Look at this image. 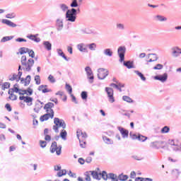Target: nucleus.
Returning a JSON list of instances; mask_svg holds the SVG:
<instances>
[{
  "label": "nucleus",
  "mask_w": 181,
  "mask_h": 181,
  "mask_svg": "<svg viewBox=\"0 0 181 181\" xmlns=\"http://www.w3.org/2000/svg\"><path fill=\"white\" fill-rule=\"evenodd\" d=\"M54 170L55 172H58L57 173V177H62V176H66L67 175V170H62V165H57L54 166Z\"/></svg>",
  "instance_id": "8"
},
{
  "label": "nucleus",
  "mask_w": 181,
  "mask_h": 181,
  "mask_svg": "<svg viewBox=\"0 0 181 181\" xmlns=\"http://www.w3.org/2000/svg\"><path fill=\"white\" fill-rule=\"evenodd\" d=\"M9 87H11V83L6 82L2 85V90H6L7 88H9Z\"/></svg>",
  "instance_id": "39"
},
{
  "label": "nucleus",
  "mask_w": 181,
  "mask_h": 181,
  "mask_svg": "<svg viewBox=\"0 0 181 181\" xmlns=\"http://www.w3.org/2000/svg\"><path fill=\"white\" fill-rule=\"evenodd\" d=\"M172 51H173V54L175 57H177V56L181 54V49L179 47H177L172 48Z\"/></svg>",
  "instance_id": "20"
},
{
  "label": "nucleus",
  "mask_w": 181,
  "mask_h": 181,
  "mask_svg": "<svg viewBox=\"0 0 181 181\" xmlns=\"http://www.w3.org/2000/svg\"><path fill=\"white\" fill-rule=\"evenodd\" d=\"M95 47H97V45H95V43H92L89 45L90 50H95Z\"/></svg>",
  "instance_id": "55"
},
{
  "label": "nucleus",
  "mask_w": 181,
  "mask_h": 181,
  "mask_svg": "<svg viewBox=\"0 0 181 181\" xmlns=\"http://www.w3.org/2000/svg\"><path fill=\"white\" fill-rule=\"evenodd\" d=\"M78 6V4H77V0H74L73 2L71 4V8H77Z\"/></svg>",
  "instance_id": "54"
},
{
  "label": "nucleus",
  "mask_w": 181,
  "mask_h": 181,
  "mask_svg": "<svg viewBox=\"0 0 181 181\" xmlns=\"http://www.w3.org/2000/svg\"><path fill=\"white\" fill-rule=\"evenodd\" d=\"M82 100H87V92L83 91L81 94Z\"/></svg>",
  "instance_id": "49"
},
{
  "label": "nucleus",
  "mask_w": 181,
  "mask_h": 181,
  "mask_svg": "<svg viewBox=\"0 0 181 181\" xmlns=\"http://www.w3.org/2000/svg\"><path fill=\"white\" fill-rule=\"evenodd\" d=\"M149 57H153V58H150L149 60L148 61V63H151L152 62H156V55L154 54H150Z\"/></svg>",
  "instance_id": "31"
},
{
  "label": "nucleus",
  "mask_w": 181,
  "mask_h": 181,
  "mask_svg": "<svg viewBox=\"0 0 181 181\" xmlns=\"http://www.w3.org/2000/svg\"><path fill=\"white\" fill-rule=\"evenodd\" d=\"M28 53L30 57H31L32 59H35V52H33V50L28 49Z\"/></svg>",
  "instance_id": "46"
},
{
  "label": "nucleus",
  "mask_w": 181,
  "mask_h": 181,
  "mask_svg": "<svg viewBox=\"0 0 181 181\" xmlns=\"http://www.w3.org/2000/svg\"><path fill=\"white\" fill-rule=\"evenodd\" d=\"M78 49L80 52H86L87 48L84 46V44H79L78 45Z\"/></svg>",
  "instance_id": "26"
},
{
  "label": "nucleus",
  "mask_w": 181,
  "mask_h": 181,
  "mask_svg": "<svg viewBox=\"0 0 181 181\" xmlns=\"http://www.w3.org/2000/svg\"><path fill=\"white\" fill-rule=\"evenodd\" d=\"M130 136L132 139H138V135L135 134L130 133Z\"/></svg>",
  "instance_id": "59"
},
{
  "label": "nucleus",
  "mask_w": 181,
  "mask_h": 181,
  "mask_svg": "<svg viewBox=\"0 0 181 181\" xmlns=\"http://www.w3.org/2000/svg\"><path fill=\"white\" fill-rule=\"evenodd\" d=\"M119 180L125 181L128 179V175H119Z\"/></svg>",
  "instance_id": "51"
},
{
  "label": "nucleus",
  "mask_w": 181,
  "mask_h": 181,
  "mask_svg": "<svg viewBox=\"0 0 181 181\" xmlns=\"http://www.w3.org/2000/svg\"><path fill=\"white\" fill-rule=\"evenodd\" d=\"M23 91H28L26 93H23V95L20 94L19 100L23 101V103H26L27 105H32V102L33 101V98L29 97L28 95H32L33 94V90L29 88L27 90H23Z\"/></svg>",
  "instance_id": "2"
},
{
  "label": "nucleus",
  "mask_w": 181,
  "mask_h": 181,
  "mask_svg": "<svg viewBox=\"0 0 181 181\" xmlns=\"http://www.w3.org/2000/svg\"><path fill=\"white\" fill-rule=\"evenodd\" d=\"M85 180L91 181V177H90V173H88V172L85 173Z\"/></svg>",
  "instance_id": "48"
},
{
  "label": "nucleus",
  "mask_w": 181,
  "mask_h": 181,
  "mask_svg": "<svg viewBox=\"0 0 181 181\" xmlns=\"http://www.w3.org/2000/svg\"><path fill=\"white\" fill-rule=\"evenodd\" d=\"M109 178H110L112 181H118V179L117 178V175H115L113 173L109 174Z\"/></svg>",
  "instance_id": "37"
},
{
  "label": "nucleus",
  "mask_w": 181,
  "mask_h": 181,
  "mask_svg": "<svg viewBox=\"0 0 181 181\" xmlns=\"http://www.w3.org/2000/svg\"><path fill=\"white\" fill-rule=\"evenodd\" d=\"M45 140L47 141V142H50L52 141V136L49 134H47L45 136Z\"/></svg>",
  "instance_id": "56"
},
{
  "label": "nucleus",
  "mask_w": 181,
  "mask_h": 181,
  "mask_svg": "<svg viewBox=\"0 0 181 181\" xmlns=\"http://www.w3.org/2000/svg\"><path fill=\"white\" fill-rule=\"evenodd\" d=\"M155 80H158L161 83H165L168 80V74H164L163 75H158L154 77Z\"/></svg>",
  "instance_id": "14"
},
{
  "label": "nucleus",
  "mask_w": 181,
  "mask_h": 181,
  "mask_svg": "<svg viewBox=\"0 0 181 181\" xmlns=\"http://www.w3.org/2000/svg\"><path fill=\"white\" fill-rule=\"evenodd\" d=\"M105 91L107 94L110 103H115V98H114V89L112 88H105Z\"/></svg>",
  "instance_id": "9"
},
{
  "label": "nucleus",
  "mask_w": 181,
  "mask_h": 181,
  "mask_svg": "<svg viewBox=\"0 0 181 181\" xmlns=\"http://www.w3.org/2000/svg\"><path fill=\"white\" fill-rule=\"evenodd\" d=\"M6 18H7L8 19H13V18H15V14L14 13L6 14Z\"/></svg>",
  "instance_id": "57"
},
{
  "label": "nucleus",
  "mask_w": 181,
  "mask_h": 181,
  "mask_svg": "<svg viewBox=\"0 0 181 181\" xmlns=\"http://www.w3.org/2000/svg\"><path fill=\"white\" fill-rule=\"evenodd\" d=\"M170 131V128L168 126H165L162 129H161V134H168Z\"/></svg>",
  "instance_id": "33"
},
{
  "label": "nucleus",
  "mask_w": 181,
  "mask_h": 181,
  "mask_svg": "<svg viewBox=\"0 0 181 181\" xmlns=\"http://www.w3.org/2000/svg\"><path fill=\"white\" fill-rule=\"evenodd\" d=\"M91 175L93 176V179H97L100 180V177H101V174H98L97 171H90Z\"/></svg>",
  "instance_id": "24"
},
{
  "label": "nucleus",
  "mask_w": 181,
  "mask_h": 181,
  "mask_svg": "<svg viewBox=\"0 0 181 181\" xmlns=\"http://www.w3.org/2000/svg\"><path fill=\"white\" fill-rule=\"evenodd\" d=\"M49 118L51 119H53L54 118L53 116H51V115H49V113H45V115L40 116V122H45V121H47Z\"/></svg>",
  "instance_id": "15"
},
{
  "label": "nucleus",
  "mask_w": 181,
  "mask_h": 181,
  "mask_svg": "<svg viewBox=\"0 0 181 181\" xmlns=\"http://www.w3.org/2000/svg\"><path fill=\"white\" fill-rule=\"evenodd\" d=\"M100 176H102L103 179H104V180H107V179H108V175L107 174V173L105 171H103L102 173V174H100Z\"/></svg>",
  "instance_id": "45"
},
{
  "label": "nucleus",
  "mask_w": 181,
  "mask_h": 181,
  "mask_svg": "<svg viewBox=\"0 0 181 181\" xmlns=\"http://www.w3.org/2000/svg\"><path fill=\"white\" fill-rule=\"evenodd\" d=\"M105 54L111 57V56H112V51H111L110 49H106L105 50Z\"/></svg>",
  "instance_id": "40"
},
{
  "label": "nucleus",
  "mask_w": 181,
  "mask_h": 181,
  "mask_svg": "<svg viewBox=\"0 0 181 181\" xmlns=\"http://www.w3.org/2000/svg\"><path fill=\"white\" fill-rule=\"evenodd\" d=\"M7 111H8L9 112H11V111H12V107H11V105L9 103H6L5 105Z\"/></svg>",
  "instance_id": "58"
},
{
  "label": "nucleus",
  "mask_w": 181,
  "mask_h": 181,
  "mask_svg": "<svg viewBox=\"0 0 181 181\" xmlns=\"http://www.w3.org/2000/svg\"><path fill=\"white\" fill-rule=\"evenodd\" d=\"M118 129L120 134L122 135L123 138H128V134H129L128 130L125 129L124 127H118Z\"/></svg>",
  "instance_id": "17"
},
{
  "label": "nucleus",
  "mask_w": 181,
  "mask_h": 181,
  "mask_svg": "<svg viewBox=\"0 0 181 181\" xmlns=\"http://www.w3.org/2000/svg\"><path fill=\"white\" fill-rule=\"evenodd\" d=\"M136 74H137V76H139V78H141L143 81H145L146 80V78H145L142 73L139 72V71H136Z\"/></svg>",
  "instance_id": "36"
},
{
  "label": "nucleus",
  "mask_w": 181,
  "mask_h": 181,
  "mask_svg": "<svg viewBox=\"0 0 181 181\" xmlns=\"http://www.w3.org/2000/svg\"><path fill=\"white\" fill-rule=\"evenodd\" d=\"M44 46L47 50H52V44L49 41L45 42Z\"/></svg>",
  "instance_id": "28"
},
{
  "label": "nucleus",
  "mask_w": 181,
  "mask_h": 181,
  "mask_svg": "<svg viewBox=\"0 0 181 181\" xmlns=\"http://www.w3.org/2000/svg\"><path fill=\"white\" fill-rule=\"evenodd\" d=\"M50 152L52 153L56 152L57 155L59 156L62 154V146H57V142L54 141L51 144Z\"/></svg>",
  "instance_id": "7"
},
{
  "label": "nucleus",
  "mask_w": 181,
  "mask_h": 181,
  "mask_svg": "<svg viewBox=\"0 0 181 181\" xmlns=\"http://www.w3.org/2000/svg\"><path fill=\"white\" fill-rule=\"evenodd\" d=\"M58 54H59V56H62V57H63V59H64V60H66V62L69 61V59H67V57H66V55L64 54V52H63L62 50L59 49L58 51Z\"/></svg>",
  "instance_id": "34"
},
{
  "label": "nucleus",
  "mask_w": 181,
  "mask_h": 181,
  "mask_svg": "<svg viewBox=\"0 0 181 181\" xmlns=\"http://www.w3.org/2000/svg\"><path fill=\"white\" fill-rule=\"evenodd\" d=\"M28 91V90H23L19 88V86L18 84H15L13 86V88L8 90V94L10 95L9 98L13 101H15V100H16L18 97L15 94H13V93H17L18 94H19V95H21V94H26Z\"/></svg>",
  "instance_id": "3"
},
{
  "label": "nucleus",
  "mask_w": 181,
  "mask_h": 181,
  "mask_svg": "<svg viewBox=\"0 0 181 181\" xmlns=\"http://www.w3.org/2000/svg\"><path fill=\"white\" fill-rule=\"evenodd\" d=\"M76 136L78 139L80 141L81 139H87V133L83 132V130L78 129L76 132Z\"/></svg>",
  "instance_id": "11"
},
{
  "label": "nucleus",
  "mask_w": 181,
  "mask_h": 181,
  "mask_svg": "<svg viewBox=\"0 0 181 181\" xmlns=\"http://www.w3.org/2000/svg\"><path fill=\"white\" fill-rule=\"evenodd\" d=\"M40 146L41 148H46V146H47V142H46L45 141L40 140Z\"/></svg>",
  "instance_id": "42"
},
{
  "label": "nucleus",
  "mask_w": 181,
  "mask_h": 181,
  "mask_svg": "<svg viewBox=\"0 0 181 181\" xmlns=\"http://www.w3.org/2000/svg\"><path fill=\"white\" fill-rule=\"evenodd\" d=\"M136 176V173L135 171H132L130 174V177L132 179H135V177Z\"/></svg>",
  "instance_id": "61"
},
{
  "label": "nucleus",
  "mask_w": 181,
  "mask_h": 181,
  "mask_svg": "<svg viewBox=\"0 0 181 181\" xmlns=\"http://www.w3.org/2000/svg\"><path fill=\"white\" fill-rule=\"evenodd\" d=\"M21 82L22 84H24V86H29V84H30V75H28L25 79L22 78Z\"/></svg>",
  "instance_id": "18"
},
{
  "label": "nucleus",
  "mask_w": 181,
  "mask_h": 181,
  "mask_svg": "<svg viewBox=\"0 0 181 181\" xmlns=\"http://www.w3.org/2000/svg\"><path fill=\"white\" fill-rule=\"evenodd\" d=\"M55 95H59V97H64L62 99L64 101H67V95H64V92L59 90L55 93Z\"/></svg>",
  "instance_id": "23"
},
{
  "label": "nucleus",
  "mask_w": 181,
  "mask_h": 181,
  "mask_svg": "<svg viewBox=\"0 0 181 181\" xmlns=\"http://www.w3.org/2000/svg\"><path fill=\"white\" fill-rule=\"evenodd\" d=\"M35 83L39 86L41 83V81H40V76L39 75H36L35 76Z\"/></svg>",
  "instance_id": "38"
},
{
  "label": "nucleus",
  "mask_w": 181,
  "mask_h": 181,
  "mask_svg": "<svg viewBox=\"0 0 181 181\" xmlns=\"http://www.w3.org/2000/svg\"><path fill=\"white\" fill-rule=\"evenodd\" d=\"M66 90L68 91L69 94H73V88H71V86L66 84Z\"/></svg>",
  "instance_id": "32"
},
{
  "label": "nucleus",
  "mask_w": 181,
  "mask_h": 181,
  "mask_svg": "<svg viewBox=\"0 0 181 181\" xmlns=\"http://www.w3.org/2000/svg\"><path fill=\"white\" fill-rule=\"evenodd\" d=\"M122 99L124 101H126V103H134V100L129 96H123Z\"/></svg>",
  "instance_id": "35"
},
{
  "label": "nucleus",
  "mask_w": 181,
  "mask_h": 181,
  "mask_svg": "<svg viewBox=\"0 0 181 181\" xmlns=\"http://www.w3.org/2000/svg\"><path fill=\"white\" fill-rule=\"evenodd\" d=\"M108 76V70L100 68L98 71V77L100 80H104Z\"/></svg>",
  "instance_id": "10"
},
{
  "label": "nucleus",
  "mask_w": 181,
  "mask_h": 181,
  "mask_svg": "<svg viewBox=\"0 0 181 181\" xmlns=\"http://www.w3.org/2000/svg\"><path fill=\"white\" fill-rule=\"evenodd\" d=\"M48 80L50 81V83H56V79H54V76H53V75H49Z\"/></svg>",
  "instance_id": "52"
},
{
  "label": "nucleus",
  "mask_w": 181,
  "mask_h": 181,
  "mask_svg": "<svg viewBox=\"0 0 181 181\" xmlns=\"http://www.w3.org/2000/svg\"><path fill=\"white\" fill-rule=\"evenodd\" d=\"M38 91H41L45 94V93H52V89L47 88V85H40L38 87Z\"/></svg>",
  "instance_id": "13"
},
{
  "label": "nucleus",
  "mask_w": 181,
  "mask_h": 181,
  "mask_svg": "<svg viewBox=\"0 0 181 181\" xmlns=\"http://www.w3.org/2000/svg\"><path fill=\"white\" fill-rule=\"evenodd\" d=\"M156 18L158 21H160V22H163V21H168V18L162 16H157Z\"/></svg>",
  "instance_id": "44"
},
{
  "label": "nucleus",
  "mask_w": 181,
  "mask_h": 181,
  "mask_svg": "<svg viewBox=\"0 0 181 181\" xmlns=\"http://www.w3.org/2000/svg\"><path fill=\"white\" fill-rule=\"evenodd\" d=\"M57 25L58 26V28L62 29V28H63V21H60V20H57Z\"/></svg>",
  "instance_id": "50"
},
{
  "label": "nucleus",
  "mask_w": 181,
  "mask_h": 181,
  "mask_svg": "<svg viewBox=\"0 0 181 181\" xmlns=\"http://www.w3.org/2000/svg\"><path fill=\"white\" fill-rule=\"evenodd\" d=\"M93 160V159L91 158V157H88L86 159V162L87 163H91V161Z\"/></svg>",
  "instance_id": "62"
},
{
  "label": "nucleus",
  "mask_w": 181,
  "mask_h": 181,
  "mask_svg": "<svg viewBox=\"0 0 181 181\" xmlns=\"http://www.w3.org/2000/svg\"><path fill=\"white\" fill-rule=\"evenodd\" d=\"M1 22L2 23H4L5 25L10 26L11 28H16V24L9 20L3 19Z\"/></svg>",
  "instance_id": "19"
},
{
  "label": "nucleus",
  "mask_w": 181,
  "mask_h": 181,
  "mask_svg": "<svg viewBox=\"0 0 181 181\" xmlns=\"http://www.w3.org/2000/svg\"><path fill=\"white\" fill-rule=\"evenodd\" d=\"M79 143L81 148H86V145L87 144L86 139L79 140Z\"/></svg>",
  "instance_id": "41"
},
{
  "label": "nucleus",
  "mask_w": 181,
  "mask_h": 181,
  "mask_svg": "<svg viewBox=\"0 0 181 181\" xmlns=\"http://www.w3.org/2000/svg\"><path fill=\"white\" fill-rule=\"evenodd\" d=\"M21 64L26 71H30L33 64H35V60L32 59L27 60L26 56L23 55L21 57Z\"/></svg>",
  "instance_id": "4"
},
{
  "label": "nucleus",
  "mask_w": 181,
  "mask_h": 181,
  "mask_svg": "<svg viewBox=\"0 0 181 181\" xmlns=\"http://www.w3.org/2000/svg\"><path fill=\"white\" fill-rule=\"evenodd\" d=\"M125 47H120L118 49V54L119 57H120V62H124L125 60Z\"/></svg>",
  "instance_id": "12"
},
{
  "label": "nucleus",
  "mask_w": 181,
  "mask_h": 181,
  "mask_svg": "<svg viewBox=\"0 0 181 181\" xmlns=\"http://www.w3.org/2000/svg\"><path fill=\"white\" fill-rule=\"evenodd\" d=\"M12 39H13L12 37H9V36L4 37L1 39V42H8V40H12Z\"/></svg>",
  "instance_id": "43"
},
{
  "label": "nucleus",
  "mask_w": 181,
  "mask_h": 181,
  "mask_svg": "<svg viewBox=\"0 0 181 181\" xmlns=\"http://www.w3.org/2000/svg\"><path fill=\"white\" fill-rule=\"evenodd\" d=\"M151 148H159V143L153 142L150 144Z\"/></svg>",
  "instance_id": "53"
},
{
  "label": "nucleus",
  "mask_w": 181,
  "mask_h": 181,
  "mask_svg": "<svg viewBox=\"0 0 181 181\" xmlns=\"http://www.w3.org/2000/svg\"><path fill=\"white\" fill-rule=\"evenodd\" d=\"M16 42H26V40L23 38H17Z\"/></svg>",
  "instance_id": "63"
},
{
  "label": "nucleus",
  "mask_w": 181,
  "mask_h": 181,
  "mask_svg": "<svg viewBox=\"0 0 181 181\" xmlns=\"http://www.w3.org/2000/svg\"><path fill=\"white\" fill-rule=\"evenodd\" d=\"M85 70L87 73L88 78H89V80H94V76L93 75V71H91V68H90V66H86Z\"/></svg>",
  "instance_id": "16"
},
{
  "label": "nucleus",
  "mask_w": 181,
  "mask_h": 181,
  "mask_svg": "<svg viewBox=\"0 0 181 181\" xmlns=\"http://www.w3.org/2000/svg\"><path fill=\"white\" fill-rule=\"evenodd\" d=\"M60 8L62 10V12H67L69 11V7L64 4H60Z\"/></svg>",
  "instance_id": "30"
},
{
  "label": "nucleus",
  "mask_w": 181,
  "mask_h": 181,
  "mask_svg": "<svg viewBox=\"0 0 181 181\" xmlns=\"http://www.w3.org/2000/svg\"><path fill=\"white\" fill-rule=\"evenodd\" d=\"M139 141H140V142H145V141H146V139H148V138L145 136H142L141 134H138V139Z\"/></svg>",
  "instance_id": "29"
},
{
  "label": "nucleus",
  "mask_w": 181,
  "mask_h": 181,
  "mask_svg": "<svg viewBox=\"0 0 181 181\" xmlns=\"http://www.w3.org/2000/svg\"><path fill=\"white\" fill-rule=\"evenodd\" d=\"M54 124L53 129L54 132L59 133V128H62V130L60 132V136L62 139H66L67 137V132L64 129L66 128V122L64 120L59 119V117H55L54 119Z\"/></svg>",
  "instance_id": "1"
},
{
  "label": "nucleus",
  "mask_w": 181,
  "mask_h": 181,
  "mask_svg": "<svg viewBox=\"0 0 181 181\" xmlns=\"http://www.w3.org/2000/svg\"><path fill=\"white\" fill-rule=\"evenodd\" d=\"M78 163H79L81 165H84V163H86V160H83V158H78Z\"/></svg>",
  "instance_id": "60"
},
{
  "label": "nucleus",
  "mask_w": 181,
  "mask_h": 181,
  "mask_svg": "<svg viewBox=\"0 0 181 181\" xmlns=\"http://www.w3.org/2000/svg\"><path fill=\"white\" fill-rule=\"evenodd\" d=\"M163 69V65L158 64L156 66L153 67L154 70H162Z\"/></svg>",
  "instance_id": "47"
},
{
  "label": "nucleus",
  "mask_w": 181,
  "mask_h": 181,
  "mask_svg": "<svg viewBox=\"0 0 181 181\" xmlns=\"http://www.w3.org/2000/svg\"><path fill=\"white\" fill-rule=\"evenodd\" d=\"M53 108H54V104L51 102L47 103L44 106L46 113L54 117V110H53Z\"/></svg>",
  "instance_id": "6"
},
{
  "label": "nucleus",
  "mask_w": 181,
  "mask_h": 181,
  "mask_svg": "<svg viewBox=\"0 0 181 181\" xmlns=\"http://www.w3.org/2000/svg\"><path fill=\"white\" fill-rule=\"evenodd\" d=\"M27 37L28 39H30V40H33L37 43H39V42H40V38L37 37L36 35H28Z\"/></svg>",
  "instance_id": "21"
},
{
  "label": "nucleus",
  "mask_w": 181,
  "mask_h": 181,
  "mask_svg": "<svg viewBox=\"0 0 181 181\" xmlns=\"http://www.w3.org/2000/svg\"><path fill=\"white\" fill-rule=\"evenodd\" d=\"M77 10L76 8H72L71 10H68L66 13V18L69 22H75L76 21V13Z\"/></svg>",
  "instance_id": "5"
},
{
  "label": "nucleus",
  "mask_w": 181,
  "mask_h": 181,
  "mask_svg": "<svg viewBox=\"0 0 181 181\" xmlns=\"http://www.w3.org/2000/svg\"><path fill=\"white\" fill-rule=\"evenodd\" d=\"M28 52H29V48H26V47H21L19 49L20 54H25V53H28Z\"/></svg>",
  "instance_id": "27"
},
{
  "label": "nucleus",
  "mask_w": 181,
  "mask_h": 181,
  "mask_svg": "<svg viewBox=\"0 0 181 181\" xmlns=\"http://www.w3.org/2000/svg\"><path fill=\"white\" fill-rule=\"evenodd\" d=\"M144 177H136L135 179V181H144Z\"/></svg>",
  "instance_id": "64"
},
{
  "label": "nucleus",
  "mask_w": 181,
  "mask_h": 181,
  "mask_svg": "<svg viewBox=\"0 0 181 181\" xmlns=\"http://www.w3.org/2000/svg\"><path fill=\"white\" fill-rule=\"evenodd\" d=\"M103 139L104 142L105 144H107V145H112L114 144V141L112 140H111V139L107 137V136H104L103 137Z\"/></svg>",
  "instance_id": "22"
},
{
  "label": "nucleus",
  "mask_w": 181,
  "mask_h": 181,
  "mask_svg": "<svg viewBox=\"0 0 181 181\" xmlns=\"http://www.w3.org/2000/svg\"><path fill=\"white\" fill-rule=\"evenodd\" d=\"M124 66L127 67V69H133L134 63H132L131 61H128L127 62H124Z\"/></svg>",
  "instance_id": "25"
}]
</instances>
